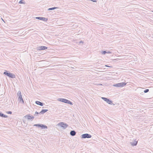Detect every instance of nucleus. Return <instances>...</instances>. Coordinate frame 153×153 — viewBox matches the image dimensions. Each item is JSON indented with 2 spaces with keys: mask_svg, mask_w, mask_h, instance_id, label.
<instances>
[{
  "mask_svg": "<svg viewBox=\"0 0 153 153\" xmlns=\"http://www.w3.org/2000/svg\"><path fill=\"white\" fill-rule=\"evenodd\" d=\"M105 67H111V68L112 67V66H108V65H105Z\"/></svg>",
  "mask_w": 153,
  "mask_h": 153,
  "instance_id": "obj_26",
  "label": "nucleus"
},
{
  "mask_svg": "<svg viewBox=\"0 0 153 153\" xmlns=\"http://www.w3.org/2000/svg\"><path fill=\"white\" fill-rule=\"evenodd\" d=\"M7 113L8 114H11L12 113V112L11 111H8Z\"/></svg>",
  "mask_w": 153,
  "mask_h": 153,
  "instance_id": "obj_23",
  "label": "nucleus"
},
{
  "mask_svg": "<svg viewBox=\"0 0 153 153\" xmlns=\"http://www.w3.org/2000/svg\"><path fill=\"white\" fill-rule=\"evenodd\" d=\"M19 4H25V2H24L23 0H21L19 1Z\"/></svg>",
  "mask_w": 153,
  "mask_h": 153,
  "instance_id": "obj_18",
  "label": "nucleus"
},
{
  "mask_svg": "<svg viewBox=\"0 0 153 153\" xmlns=\"http://www.w3.org/2000/svg\"><path fill=\"white\" fill-rule=\"evenodd\" d=\"M102 54H105L106 53V51H103L102 53Z\"/></svg>",
  "mask_w": 153,
  "mask_h": 153,
  "instance_id": "obj_21",
  "label": "nucleus"
},
{
  "mask_svg": "<svg viewBox=\"0 0 153 153\" xmlns=\"http://www.w3.org/2000/svg\"><path fill=\"white\" fill-rule=\"evenodd\" d=\"M24 117L26 118L28 120H31V121H32L34 118V117L33 116H31L30 114L27 115L25 116Z\"/></svg>",
  "mask_w": 153,
  "mask_h": 153,
  "instance_id": "obj_8",
  "label": "nucleus"
},
{
  "mask_svg": "<svg viewBox=\"0 0 153 153\" xmlns=\"http://www.w3.org/2000/svg\"><path fill=\"white\" fill-rule=\"evenodd\" d=\"M48 48L45 46H41L38 47V49L39 50H44L47 49Z\"/></svg>",
  "mask_w": 153,
  "mask_h": 153,
  "instance_id": "obj_10",
  "label": "nucleus"
},
{
  "mask_svg": "<svg viewBox=\"0 0 153 153\" xmlns=\"http://www.w3.org/2000/svg\"><path fill=\"white\" fill-rule=\"evenodd\" d=\"M3 74L11 78H14L16 77L15 74L10 72H8L7 71H5V72H4Z\"/></svg>",
  "mask_w": 153,
  "mask_h": 153,
  "instance_id": "obj_3",
  "label": "nucleus"
},
{
  "mask_svg": "<svg viewBox=\"0 0 153 153\" xmlns=\"http://www.w3.org/2000/svg\"><path fill=\"white\" fill-rule=\"evenodd\" d=\"M17 95L18 97V100L19 101V102L22 104H24V101L22 98L21 93L20 91H18Z\"/></svg>",
  "mask_w": 153,
  "mask_h": 153,
  "instance_id": "obj_1",
  "label": "nucleus"
},
{
  "mask_svg": "<svg viewBox=\"0 0 153 153\" xmlns=\"http://www.w3.org/2000/svg\"><path fill=\"white\" fill-rule=\"evenodd\" d=\"M7 117V115L4 114L2 117H4V118Z\"/></svg>",
  "mask_w": 153,
  "mask_h": 153,
  "instance_id": "obj_22",
  "label": "nucleus"
},
{
  "mask_svg": "<svg viewBox=\"0 0 153 153\" xmlns=\"http://www.w3.org/2000/svg\"><path fill=\"white\" fill-rule=\"evenodd\" d=\"M36 19H38L42 20L45 22L47 21L48 20V18H46L43 17H36Z\"/></svg>",
  "mask_w": 153,
  "mask_h": 153,
  "instance_id": "obj_9",
  "label": "nucleus"
},
{
  "mask_svg": "<svg viewBox=\"0 0 153 153\" xmlns=\"http://www.w3.org/2000/svg\"><path fill=\"white\" fill-rule=\"evenodd\" d=\"M111 53V52L110 51H108L107 52H106V53L110 54V53Z\"/></svg>",
  "mask_w": 153,
  "mask_h": 153,
  "instance_id": "obj_25",
  "label": "nucleus"
},
{
  "mask_svg": "<svg viewBox=\"0 0 153 153\" xmlns=\"http://www.w3.org/2000/svg\"><path fill=\"white\" fill-rule=\"evenodd\" d=\"M76 134V132L74 130H72L70 132V135L73 136H75Z\"/></svg>",
  "mask_w": 153,
  "mask_h": 153,
  "instance_id": "obj_12",
  "label": "nucleus"
},
{
  "mask_svg": "<svg viewBox=\"0 0 153 153\" xmlns=\"http://www.w3.org/2000/svg\"><path fill=\"white\" fill-rule=\"evenodd\" d=\"M91 1L94 2H96V0H91Z\"/></svg>",
  "mask_w": 153,
  "mask_h": 153,
  "instance_id": "obj_27",
  "label": "nucleus"
},
{
  "mask_svg": "<svg viewBox=\"0 0 153 153\" xmlns=\"http://www.w3.org/2000/svg\"><path fill=\"white\" fill-rule=\"evenodd\" d=\"M38 105H40L41 106H43L44 104L40 101H36L35 102Z\"/></svg>",
  "mask_w": 153,
  "mask_h": 153,
  "instance_id": "obj_11",
  "label": "nucleus"
},
{
  "mask_svg": "<svg viewBox=\"0 0 153 153\" xmlns=\"http://www.w3.org/2000/svg\"><path fill=\"white\" fill-rule=\"evenodd\" d=\"M149 89H146L144 90V93H147L149 92Z\"/></svg>",
  "mask_w": 153,
  "mask_h": 153,
  "instance_id": "obj_19",
  "label": "nucleus"
},
{
  "mask_svg": "<svg viewBox=\"0 0 153 153\" xmlns=\"http://www.w3.org/2000/svg\"><path fill=\"white\" fill-rule=\"evenodd\" d=\"M102 99L104 101L106 102L107 103L109 104L112 105L113 104L112 101L110 100L109 99L104 97H102Z\"/></svg>",
  "mask_w": 153,
  "mask_h": 153,
  "instance_id": "obj_6",
  "label": "nucleus"
},
{
  "mask_svg": "<svg viewBox=\"0 0 153 153\" xmlns=\"http://www.w3.org/2000/svg\"><path fill=\"white\" fill-rule=\"evenodd\" d=\"M137 141L134 140V141H132L130 143L133 146H135L137 145Z\"/></svg>",
  "mask_w": 153,
  "mask_h": 153,
  "instance_id": "obj_13",
  "label": "nucleus"
},
{
  "mask_svg": "<svg viewBox=\"0 0 153 153\" xmlns=\"http://www.w3.org/2000/svg\"><path fill=\"white\" fill-rule=\"evenodd\" d=\"M58 101H61L63 102H64L65 103L70 104L71 105H72V103L70 101L66 99H65L64 98H59L58 99Z\"/></svg>",
  "mask_w": 153,
  "mask_h": 153,
  "instance_id": "obj_2",
  "label": "nucleus"
},
{
  "mask_svg": "<svg viewBox=\"0 0 153 153\" xmlns=\"http://www.w3.org/2000/svg\"><path fill=\"white\" fill-rule=\"evenodd\" d=\"M58 7H53L52 8H49L48 9V10H53L55 9H56L57 8H58Z\"/></svg>",
  "mask_w": 153,
  "mask_h": 153,
  "instance_id": "obj_16",
  "label": "nucleus"
},
{
  "mask_svg": "<svg viewBox=\"0 0 153 153\" xmlns=\"http://www.w3.org/2000/svg\"><path fill=\"white\" fill-rule=\"evenodd\" d=\"M126 83H125L124 82H121L115 84L114 85V86L119 87H123L125 86L126 85Z\"/></svg>",
  "mask_w": 153,
  "mask_h": 153,
  "instance_id": "obj_7",
  "label": "nucleus"
},
{
  "mask_svg": "<svg viewBox=\"0 0 153 153\" xmlns=\"http://www.w3.org/2000/svg\"><path fill=\"white\" fill-rule=\"evenodd\" d=\"M58 125L64 129H65L68 126V125L67 124L63 122L59 123L58 124Z\"/></svg>",
  "mask_w": 153,
  "mask_h": 153,
  "instance_id": "obj_4",
  "label": "nucleus"
},
{
  "mask_svg": "<svg viewBox=\"0 0 153 153\" xmlns=\"http://www.w3.org/2000/svg\"><path fill=\"white\" fill-rule=\"evenodd\" d=\"M39 114V113H38V112H37V111H36V112H35V114H34V116H36L37 115H38V114Z\"/></svg>",
  "mask_w": 153,
  "mask_h": 153,
  "instance_id": "obj_20",
  "label": "nucleus"
},
{
  "mask_svg": "<svg viewBox=\"0 0 153 153\" xmlns=\"http://www.w3.org/2000/svg\"><path fill=\"white\" fill-rule=\"evenodd\" d=\"M41 128L42 129L44 128H47L48 127L46 126L45 125L42 124Z\"/></svg>",
  "mask_w": 153,
  "mask_h": 153,
  "instance_id": "obj_15",
  "label": "nucleus"
},
{
  "mask_svg": "<svg viewBox=\"0 0 153 153\" xmlns=\"http://www.w3.org/2000/svg\"><path fill=\"white\" fill-rule=\"evenodd\" d=\"M83 43V42L82 41H81L80 42H79V43Z\"/></svg>",
  "mask_w": 153,
  "mask_h": 153,
  "instance_id": "obj_28",
  "label": "nucleus"
},
{
  "mask_svg": "<svg viewBox=\"0 0 153 153\" xmlns=\"http://www.w3.org/2000/svg\"><path fill=\"white\" fill-rule=\"evenodd\" d=\"M3 114L1 112H0V117H2Z\"/></svg>",
  "mask_w": 153,
  "mask_h": 153,
  "instance_id": "obj_24",
  "label": "nucleus"
},
{
  "mask_svg": "<svg viewBox=\"0 0 153 153\" xmlns=\"http://www.w3.org/2000/svg\"><path fill=\"white\" fill-rule=\"evenodd\" d=\"M91 137V135L88 134H82L81 136V137L83 139L90 138Z\"/></svg>",
  "mask_w": 153,
  "mask_h": 153,
  "instance_id": "obj_5",
  "label": "nucleus"
},
{
  "mask_svg": "<svg viewBox=\"0 0 153 153\" xmlns=\"http://www.w3.org/2000/svg\"><path fill=\"white\" fill-rule=\"evenodd\" d=\"M42 124H34V125H33V126H37V127H41V126Z\"/></svg>",
  "mask_w": 153,
  "mask_h": 153,
  "instance_id": "obj_17",
  "label": "nucleus"
},
{
  "mask_svg": "<svg viewBox=\"0 0 153 153\" xmlns=\"http://www.w3.org/2000/svg\"><path fill=\"white\" fill-rule=\"evenodd\" d=\"M48 111V109H42L41 111L40 112V113L41 114H44V113H45L47 111Z\"/></svg>",
  "mask_w": 153,
  "mask_h": 153,
  "instance_id": "obj_14",
  "label": "nucleus"
},
{
  "mask_svg": "<svg viewBox=\"0 0 153 153\" xmlns=\"http://www.w3.org/2000/svg\"><path fill=\"white\" fill-rule=\"evenodd\" d=\"M152 12H153V11H152Z\"/></svg>",
  "mask_w": 153,
  "mask_h": 153,
  "instance_id": "obj_29",
  "label": "nucleus"
}]
</instances>
